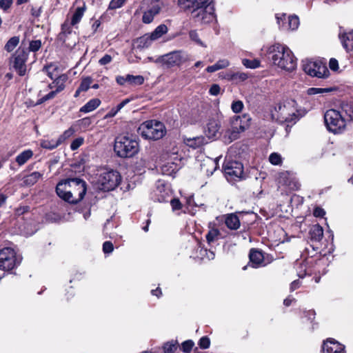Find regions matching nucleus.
I'll use <instances>...</instances> for the list:
<instances>
[{
  "mask_svg": "<svg viewBox=\"0 0 353 353\" xmlns=\"http://www.w3.org/2000/svg\"><path fill=\"white\" fill-rule=\"evenodd\" d=\"M55 191L58 196L64 201L77 204L84 198L87 192V183L79 178H68L58 182Z\"/></svg>",
  "mask_w": 353,
  "mask_h": 353,
  "instance_id": "obj_1",
  "label": "nucleus"
},
{
  "mask_svg": "<svg viewBox=\"0 0 353 353\" xmlns=\"http://www.w3.org/2000/svg\"><path fill=\"white\" fill-rule=\"evenodd\" d=\"M209 0H178L177 5L191 17L201 23H210L215 17L214 6L208 3Z\"/></svg>",
  "mask_w": 353,
  "mask_h": 353,
  "instance_id": "obj_2",
  "label": "nucleus"
},
{
  "mask_svg": "<svg viewBox=\"0 0 353 353\" xmlns=\"http://www.w3.org/2000/svg\"><path fill=\"white\" fill-rule=\"evenodd\" d=\"M267 52L271 56L273 63L282 70L292 72L297 66V59L285 45L276 43L270 46Z\"/></svg>",
  "mask_w": 353,
  "mask_h": 353,
  "instance_id": "obj_3",
  "label": "nucleus"
},
{
  "mask_svg": "<svg viewBox=\"0 0 353 353\" xmlns=\"http://www.w3.org/2000/svg\"><path fill=\"white\" fill-rule=\"evenodd\" d=\"M310 248H312V251L316 252L314 254L310 255V248H305V251L307 252L308 256L300 264L299 268L301 270L298 271V275L300 278H303L307 274H320L326 263L325 257L317 252L318 248H315L314 245H310Z\"/></svg>",
  "mask_w": 353,
  "mask_h": 353,
  "instance_id": "obj_4",
  "label": "nucleus"
},
{
  "mask_svg": "<svg viewBox=\"0 0 353 353\" xmlns=\"http://www.w3.org/2000/svg\"><path fill=\"white\" fill-rule=\"evenodd\" d=\"M139 142L128 134H119L114 141V151L121 158H130L138 153Z\"/></svg>",
  "mask_w": 353,
  "mask_h": 353,
  "instance_id": "obj_5",
  "label": "nucleus"
},
{
  "mask_svg": "<svg viewBox=\"0 0 353 353\" xmlns=\"http://www.w3.org/2000/svg\"><path fill=\"white\" fill-rule=\"evenodd\" d=\"M137 132L145 140L156 141L165 135L166 129L162 122L150 119L143 122L137 128Z\"/></svg>",
  "mask_w": 353,
  "mask_h": 353,
  "instance_id": "obj_6",
  "label": "nucleus"
},
{
  "mask_svg": "<svg viewBox=\"0 0 353 353\" xmlns=\"http://www.w3.org/2000/svg\"><path fill=\"white\" fill-rule=\"evenodd\" d=\"M324 122L327 130L334 134H343L347 126L346 119L335 109H329L325 112Z\"/></svg>",
  "mask_w": 353,
  "mask_h": 353,
  "instance_id": "obj_7",
  "label": "nucleus"
},
{
  "mask_svg": "<svg viewBox=\"0 0 353 353\" xmlns=\"http://www.w3.org/2000/svg\"><path fill=\"white\" fill-rule=\"evenodd\" d=\"M22 257L18 255L14 249L4 247L0 249V270L12 273L21 264Z\"/></svg>",
  "mask_w": 353,
  "mask_h": 353,
  "instance_id": "obj_8",
  "label": "nucleus"
},
{
  "mask_svg": "<svg viewBox=\"0 0 353 353\" xmlns=\"http://www.w3.org/2000/svg\"><path fill=\"white\" fill-rule=\"evenodd\" d=\"M301 67L303 70L311 77L318 78H326L330 75V71L326 62L322 60H312L306 59L302 60Z\"/></svg>",
  "mask_w": 353,
  "mask_h": 353,
  "instance_id": "obj_9",
  "label": "nucleus"
},
{
  "mask_svg": "<svg viewBox=\"0 0 353 353\" xmlns=\"http://www.w3.org/2000/svg\"><path fill=\"white\" fill-rule=\"evenodd\" d=\"M223 170L228 181H238L245 178L243 165L240 161L225 160Z\"/></svg>",
  "mask_w": 353,
  "mask_h": 353,
  "instance_id": "obj_10",
  "label": "nucleus"
},
{
  "mask_svg": "<svg viewBox=\"0 0 353 353\" xmlns=\"http://www.w3.org/2000/svg\"><path fill=\"white\" fill-rule=\"evenodd\" d=\"M183 54L184 52L183 50H174L158 57L154 62L156 63L161 64L162 66L167 69H170L175 66L179 67L186 61V59L184 57Z\"/></svg>",
  "mask_w": 353,
  "mask_h": 353,
  "instance_id": "obj_11",
  "label": "nucleus"
},
{
  "mask_svg": "<svg viewBox=\"0 0 353 353\" xmlns=\"http://www.w3.org/2000/svg\"><path fill=\"white\" fill-rule=\"evenodd\" d=\"M121 175L117 170H110L100 176L101 189L105 192L114 190L121 182Z\"/></svg>",
  "mask_w": 353,
  "mask_h": 353,
  "instance_id": "obj_12",
  "label": "nucleus"
},
{
  "mask_svg": "<svg viewBox=\"0 0 353 353\" xmlns=\"http://www.w3.org/2000/svg\"><path fill=\"white\" fill-rule=\"evenodd\" d=\"M28 59V52L26 48H19L12 55L10 62L12 64V68L20 77L26 74Z\"/></svg>",
  "mask_w": 353,
  "mask_h": 353,
  "instance_id": "obj_13",
  "label": "nucleus"
},
{
  "mask_svg": "<svg viewBox=\"0 0 353 353\" xmlns=\"http://www.w3.org/2000/svg\"><path fill=\"white\" fill-rule=\"evenodd\" d=\"M150 196L154 202L167 203L171 197V191L165 181L159 179L156 182L155 188L150 192Z\"/></svg>",
  "mask_w": 353,
  "mask_h": 353,
  "instance_id": "obj_14",
  "label": "nucleus"
},
{
  "mask_svg": "<svg viewBox=\"0 0 353 353\" xmlns=\"http://www.w3.org/2000/svg\"><path fill=\"white\" fill-rule=\"evenodd\" d=\"M163 6L161 0H151L148 10L143 13L142 22L145 24L152 23L154 17L161 12Z\"/></svg>",
  "mask_w": 353,
  "mask_h": 353,
  "instance_id": "obj_15",
  "label": "nucleus"
},
{
  "mask_svg": "<svg viewBox=\"0 0 353 353\" xmlns=\"http://www.w3.org/2000/svg\"><path fill=\"white\" fill-rule=\"evenodd\" d=\"M278 182L281 185L286 186L289 190L296 191L301 188V184L293 173L289 171L281 172L279 174Z\"/></svg>",
  "mask_w": 353,
  "mask_h": 353,
  "instance_id": "obj_16",
  "label": "nucleus"
},
{
  "mask_svg": "<svg viewBox=\"0 0 353 353\" xmlns=\"http://www.w3.org/2000/svg\"><path fill=\"white\" fill-rule=\"evenodd\" d=\"M322 351L323 353H346L345 345L333 338L323 341Z\"/></svg>",
  "mask_w": 353,
  "mask_h": 353,
  "instance_id": "obj_17",
  "label": "nucleus"
},
{
  "mask_svg": "<svg viewBox=\"0 0 353 353\" xmlns=\"http://www.w3.org/2000/svg\"><path fill=\"white\" fill-rule=\"evenodd\" d=\"M249 264L253 268L264 267L265 252L259 248H251L248 254Z\"/></svg>",
  "mask_w": 353,
  "mask_h": 353,
  "instance_id": "obj_18",
  "label": "nucleus"
},
{
  "mask_svg": "<svg viewBox=\"0 0 353 353\" xmlns=\"http://www.w3.org/2000/svg\"><path fill=\"white\" fill-rule=\"evenodd\" d=\"M225 225L232 230H236L241 225L239 217L236 213L228 214L225 216Z\"/></svg>",
  "mask_w": 353,
  "mask_h": 353,
  "instance_id": "obj_19",
  "label": "nucleus"
},
{
  "mask_svg": "<svg viewBox=\"0 0 353 353\" xmlns=\"http://www.w3.org/2000/svg\"><path fill=\"white\" fill-rule=\"evenodd\" d=\"M221 128L220 122L215 119H211L207 123V129L205 130L206 134L209 138H212L216 136Z\"/></svg>",
  "mask_w": 353,
  "mask_h": 353,
  "instance_id": "obj_20",
  "label": "nucleus"
},
{
  "mask_svg": "<svg viewBox=\"0 0 353 353\" xmlns=\"http://www.w3.org/2000/svg\"><path fill=\"white\" fill-rule=\"evenodd\" d=\"M154 39L150 34H145L141 37H138L134 41L136 48L140 50L148 48L150 47Z\"/></svg>",
  "mask_w": 353,
  "mask_h": 353,
  "instance_id": "obj_21",
  "label": "nucleus"
},
{
  "mask_svg": "<svg viewBox=\"0 0 353 353\" xmlns=\"http://www.w3.org/2000/svg\"><path fill=\"white\" fill-rule=\"evenodd\" d=\"M309 235L312 242L319 243L323 236V229L319 224L314 225L309 231Z\"/></svg>",
  "mask_w": 353,
  "mask_h": 353,
  "instance_id": "obj_22",
  "label": "nucleus"
},
{
  "mask_svg": "<svg viewBox=\"0 0 353 353\" xmlns=\"http://www.w3.org/2000/svg\"><path fill=\"white\" fill-rule=\"evenodd\" d=\"M101 103V101L98 98H94L88 101L80 109L79 112L82 113H88L96 110Z\"/></svg>",
  "mask_w": 353,
  "mask_h": 353,
  "instance_id": "obj_23",
  "label": "nucleus"
},
{
  "mask_svg": "<svg viewBox=\"0 0 353 353\" xmlns=\"http://www.w3.org/2000/svg\"><path fill=\"white\" fill-rule=\"evenodd\" d=\"M68 79V77L66 74H61L59 75L57 77L53 79V84H54L55 90L54 91L57 93H59L64 90L65 88V83Z\"/></svg>",
  "mask_w": 353,
  "mask_h": 353,
  "instance_id": "obj_24",
  "label": "nucleus"
},
{
  "mask_svg": "<svg viewBox=\"0 0 353 353\" xmlns=\"http://www.w3.org/2000/svg\"><path fill=\"white\" fill-rule=\"evenodd\" d=\"M343 48L347 51H353V31L340 36Z\"/></svg>",
  "mask_w": 353,
  "mask_h": 353,
  "instance_id": "obj_25",
  "label": "nucleus"
},
{
  "mask_svg": "<svg viewBox=\"0 0 353 353\" xmlns=\"http://www.w3.org/2000/svg\"><path fill=\"white\" fill-rule=\"evenodd\" d=\"M43 176L39 172H33L23 178V183L27 186L34 185Z\"/></svg>",
  "mask_w": 353,
  "mask_h": 353,
  "instance_id": "obj_26",
  "label": "nucleus"
},
{
  "mask_svg": "<svg viewBox=\"0 0 353 353\" xmlns=\"http://www.w3.org/2000/svg\"><path fill=\"white\" fill-rule=\"evenodd\" d=\"M85 9H86V7H85V3L83 4L82 6L81 7H77L73 14H72V17L71 18V25L72 26H75L76 24L79 23L83 14H84V12L85 11Z\"/></svg>",
  "mask_w": 353,
  "mask_h": 353,
  "instance_id": "obj_27",
  "label": "nucleus"
},
{
  "mask_svg": "<svg viewBox=\"0 0 353 353\" xmlns=\"http://www.w3.org/2000/svg\"><path fill=\"white\" fill-rule=\"evenodd\" d=\"M71 24H68L67 22H64L61 25V32L58 34V40L61 41L62 43L65 44L66 37L68 34L72 33Z\"/></svg>",
  "mask_w": 353,
  "mask_h": 353,
  "instance_id": "obj_28",
  "label": "nucleus"
},
{
  "mask_svg": "<svg viewBox=\"0 0 353 353\" xmlns=\"http://www.w3.org/2000/svg\"><path fill=\"white\" fill-rule=\"evenodd\" d=\"M33 156V152L32 150L28 149L23 151L16 157V162L19 165L25 164Z\"/></svg>",
  "mask_w": 353,
  "mask_h": 353,
  "instance_id": "obj_29",
  "label": "nucleus"
},
{
  "mask_svg": "<svg viewBox=\"0 0 353 353\" xmlns=\"http://www.w3.org/2000/svg\"><path fill=\"white\" fill-rule=\"evenodd\" d=\"M130 101V99H125L119 103L116 107L112 108L105 116L104 119H110L114 117L127 103Z\"/></svg>",
  "mask_w": 353,
  "mask_h": 353,
  "instance_id": "obj_30",
  "label": "nucleus"
},
{
  "mask_svg": "<svg viewBox=\"0 0 353 353\" xmlns=\"http://www.w3.org/2000/svg\"><path fill=\"white\" fill-rule=\"evenodd\" d=\"M61 145V142L59 141V139L57 140L51 139H44L41 140L40 142V146L46 150H52L55 148H57L58 146Z\"/></svg>",
  "mask_w": 353,
  "mask_h": 353,
  "instance_id": "obj_31",
  "label": "nucleus"
},
{
  "mask_svg": "<svg viewBox=\"0 0 353 353\" xmlns=\"http://www.w3.org/2000/svg\"><path fill=\"white\" fill-rule=\"evenodd\" d=\"M221 235L220 231L217 228H212L205 235L207 243L209 245L216 241Z\"/></svg>",
  "mask_w": 353,
  "mask_h": 353,
  "instance_id": "obj_32",
  "label": "nucleus"
},
{
  "mask_svg": "<svg viewBox=\"0 0 353 353\" xmlns=\"http://www.w3.org/2000/svg\"><path fill=\"white\" fill-rule=\"evenodd\" d=\"M168 28L166 25L161 24L158 26L150 34L154 41L159 39L163 34L168 32Z\"/></svg>",
  "mask_w": 353,
  "mask_h": 353,
  "instance_id": "obj_33",
  "label": "nucleus"
},
{
  "mask_svg": "<svg viewBox=\"0 0 353 353\" xmlns=\"http://www.w3.org/2000/svg\"><path fill=\"white\" fill-rule=\"evenodd\" d=\"M20 41L19 36L11 37L6 43L4 50L8 52H11L19 45Z\"/></svg>",
  "mask_w": 353,
  "mask_h": 353,
  "instance_id": "obj_34",
  "label": "nucleus"
},
{
  "mask_svg": "<svg viewBox=\"0 0 353 353\" xmlns=\"http://www.w3.org/2000/svg\"><path fill=\"white\" fill-rule=\"evenodd\" d=\"M336 89L334 88H310L307 90V94L308 95H315L318 94H324L331 92Z\"/></svg>",
  "mask_w": 353,
  "mask_h": 353,
  "instance_id": "obj_35",
  "label": "nucleus"
},
{
  "mask_svg": "<svg viewBox=\"0 0 353 353\" xmlns=\"http://www.w3.org/2000/svg\"><path fill=\"white\" fill-rule=\"evenodd\" d=\"M58 70V67L52 63L44 65L43 71L45 72L47 76L52 80L54 79V73Z\"/></svg>",
  "mask_w": 353,
  "mask_h": 353,
  "instance_id": "obj_36",
  "label": "nucleus"
},
{
  "mask_svg": "<svg viewBox=\"0 0 353 353\" xmlns=\"http://www.w3.org/2000/svg\"><path fill=\"white\" fill-rule=\"evenodd\" d=\"M243 65L247 68L255 69L260 66L261 62L259 59H243L242 60Z\"/></svg>",
  "mask_w": 353,
  "mask_h": 353,
  "instance_id": "obj_37",
  "label": "nucleus"
},
{
  "mask_svg": "<svg viewBox=\"0 0 353 353\" xmlns=\"http://www.w3.org/2000/svg\"><path fill=\"white\" fill-rule=\"evenodd\" d=\"M128 80H130V85H141L144 83V77L142 75H132L128 74Z\"/></svg>",
  "mask_w": 353,
  "mask_h": 353,
  "instance_id": "obj_38",
  "label": "nucleus"
},
{
  "mask_svg": "<svg viewBox=\"0 0 353 353\" xmlns=\"http://www.w3.org/2000/svg\"><path fill=\"white\" fill-rule=\"evenodd\" d=\"M92 83V78L91 77H85L81 79V81L79 88L83 92H86L90 88V85Z\"/></svg>",
  "mask_w": 353,
  "mask_h": 353,
  "instance_id": "obj_39",
  "label": "nucleus"
},
{
  "mask_svg": "<svg viewBox=\"0 0 353 353\" xmlns=\"http://www.w3.org/2000/svg\"><path fill=\"white\" fill-rule=\"evenodd\" d=\"M163 349L165 353H174L177 349V342L173 341L166 342L164 343Z\"/></svg>",
  "mask_w": 353,
  "mask_h": 353,
  "instance_id": "obj_40",
  "label": "nucleus"
},
{
  "mask_svg": "<svg viewBox=\"0 0 353 353\" xmlns=\"http://www.w3.org/2000/svg\"><path fill=\"white\" fill-rule=\"evenodd\" d=\"M289 29L294 30L299 26V19L296 15H290L288 17Z\"/></svg>",
  "mask_w": 353,
  "mask_h": 353,
  "instance_id": "obj_41",
  "label": "nucleus"
},
{
  "mask_svg": "<svg viewBox=\"0 0 353 353\" xmlns=\"http://www.w3.org/2000/svg\"><path fill=\"white\" fill-rule=\"evenodd\" d=\"M75 132L74 129L72 127L69 128L68 130H65L62 134L59 137V140L62 144L64 143L68 139L71 137Z\"/></svg>",
  "mask_w": 353,
  "mask_h": 353,
  "instance_id": "obj_42",
  "label": "nucleus"
},
{
  "mask_svg": "<svg viewBox=\"0 0 353 353\" xmlns=\"http://www.w3.org/2000/svg\"><path fill=\"white\" fill-rule=\"evenodd\" d=\"M42 46V43H41V40H32L29 43V47H28V52H37V51L39 50V49L41 48Z\"/></svg>",
  "mask_w": 353,
  "mask_h": 353,
  "instance_id": "obj_43",
  "label": "nucleus"
},
{
  "mask_svg": "<svg viewBox=\"0 0 353 353\" xmlns=\"http://www.w3.org/2000/svg\"><path fill=\"white\" fill-rule=\"evenodd\" d=\"M248 78V76L245 72H234V79L233 83L237 84L241 82L245 81Z\"/></svg>",
  "mask_w": 353,
  "mask_h": 353,
  "instance_id": "obj_44",
  "label": "nucleus"
},
{
  "mask_svg": "<svg viewBox=\"0 0 353 353\" xmlns=\"http://www.w3.org/2000/svg\"><path fill=\"white\" fill-rule=\"evenodd\" d=\"M189 37L192 41H194L199 46L205 47L203 41L200 39L199 34L197 33L196 30H190L189 32Z\"/></svg>",
  "mask_w": 353,
  "mask_h": 353,
  "instance_id": "obj_45",
  "label": "nucleus"
},
{
  "mask_svg": "<svg viewBox=\"0 0 353 353\" xmlns=\"http://www.w3.org/2000/svg\"><path fill=\"white\" fill-rule=\"evenodd\" d=\"M243 103L241 100L234 101L231 105L232 110L236 114L240 113L243 110Z\"/></svg>",
  "mask_w": 353,
  "mask_h": 353,
  "instance_id": "obj_46",
  "label": "nucleus"
},
{
  "mask_svg": "<svg viewBox=\"0 0 353 353\" xmlns=\"http://www.w3.org/2000/svg\"><path fill=\"white\" fill-rule=\"evenodd\" d=\"M194 345V343L193 342V341H192V340L185 341L181 343V350L184 353H190L192 351Z\"/></svg>",
  "mask_w": 353,
  "mask_h": 353,
  "instance_id": "obj_47",
  "label": "nucleus"
},
{
  "mask_svg": "<svg viewBox=\"0 0 353 353\" xmlns=\"http://www.w3.org/2000/svg\"><path fill=\"white\" fill-rule=\"evenodd\" d=\"M269 161L272 165H279L282 163V158L279 154L273 152L270 155Z\"/></svg>",
  "mask_w": 353,
  "mask_h": 353,
  "instance_id": "obj_48",
  "label": "nucleus"
},
{
  "mask_svg": "<svg viewBox=\"0 0 353 353\" xmlns=\"http://www.w3.org/2000/svg\"><path fill=\"white\" fill-rule=\"evenodd\" d=\"M190 143L188 144L190 147L193 148H198L204 144V138L203 137H196L189 141Z\"/></svg>",
  "mask_w": 353,
  "mask_h": 353,
  "instance_id": "obj_49",
  "label": "nucleus"
},
{
  "mask_svg": "<svg viewBox=\"0 0 353 353\" xmlns=\"http://www.w3.org/2000/svg\"><path fill=\"white\" fill-rule=\"evenodd\" d=\"M198 345L201 349H207L210 346V339L208 336H202L199 342Z\"/></svg>",
  "mask_w": 353,
  "mask_h": 353,
  "instance_id": "obj_50",
  "label": "nucleus"
},
{
  "mask_svg": "<svg viewBox=\"0 0 353 353\" xmlns=\"http://www.w3.org/2000/svg\"><path fill=\"white\" fill-rule=\"evenodd\" d=\"M126 1L127 0H111L108 6V9L116 10L117 8H121L125 4Z\"/></svg>",
  "mask_w": 353,
  "mask_h": 353,
  "instance_id": "obj_51",
  "label": "nucleus"
},
{
  "mask_svg": "<svg viewBox=\"0 0 353 353\" xmlns=\"http://www.w3.org/2000/svg\"><path fill=\"white\" fill-rule=\"evenodd\" d=\"M84 143V139L83 137H78L74 139L70 144V149L72 151L77 150L80 146H81Z\"/></svg>",
  "mask_w": 353,
  "mask_h": 353,
  "instance_id": "obj_52",
  "label": "nucleus"
},
{
  "mask_svg": "<svg viewBox=\"0 0 353 353\" xmlns=\"http://www.w3.org/2000/svg\"><path fill=\"white\" fill-rule=\"evenodd\" d=\"M170 203L173 211L179 210L182 209L183 205L178 198L172 199L170 201Z\"/></svg>",
  "mask_w": 353,
  "mask_h": 353,
  "instance_id": "obj_53",
  "label": "nucleus"
},
{
  "mask_svg": "<svg viewBox=\"0 0 353 353\" xmlns=\"http://www.w3.org/2000/svg\"><path fill=\"white\" fill-rule=\"evenodd\" d=\"M30 207L29 205H22L17 208L14 210V214L17 216H20L28 212H30Z\"/></svg>",
  "mask_w": 353,
  "mask_h": 353,
  "instance_id": "obj_54",
  "label": "nucleus"
},
{
  "mask_svg": "<svg viewBox=\"0 0 353 353\" xmlns=\"http://www.w3.org/2000/svg\"><path fill=\"white\" fill-rule=\"evenodd\" d=\"M114 250L113 243L110 241H106L103 244V251L105 254L111 253Z\"/></svg>",
  "mask_w": 353,
  "mask_h": 353,
  "instance_id": "obj_55",
  "label": "nucleus"
},
{
  "mask_svg": "<svg viewBox=\"0 0 353 353\" xmlns=\"http://www.w3.org/2000/svg\"><path fill=\"white\" fill-rule=\"evenodd\" d=\"M221 88L218 84H212L209 90V94L212 96H217L220 94Z\"/></svg>",
  "mask_w": 353,
  "mask_h": 353,
  "instance_id": "obj_56",
  "label": "nucleus"
},
{
  "mask_svg": "<svg viewBox=\"0 0 353 353\" xmlns=\"http://www.w3.org/2000/svg\"><path fill=\"white\" fill-rule=\"evenodd\" d=\"M219 77L223 79L232 81L234 79V72L232 71H226L225 72L219 73Z\"/></svg>",
  "mask_w": 353,
  "mask_h": 353,
  "instance_id": "obj_57",
  "label": "nucleus"
},
{
  "mask_svg": "<svg viewBox=\"0 0 353 353\" xmlns=\"http://www.w3.org/2000/svg\"><path fill=\"white\" fill-rule=\"evenodd\" d=\"M116 81L119 85H124L126 83L130 85V80H128V74L125 76H117Z\"/></svg>",
  "mask_w": 353,
  "mask_h": 353,
  "instance_id": "obj_58",
  "label": "nucleus"
},
{
  "mask_svg": "<svg viewBox=\"0 0 353 353\" xmlns=\"http://www.w3.org/2000/svg\"><path fill=\"white\" fill-rule=\"evenodd\" d=\"M112 57H111V55L106 54L99 60V63L101 65H105L106 64L110 63L112 61Z\"/></svg>",
  "mask_w": 353,
  "mask_h": 353,
  "instance_id": "obj_59",
  "label": "nucleus"
},
{
  "mask_svg": "<svg viewBox=\"0 0 353 353\" xmlns=\"http://www.w3.org/2000/svg\"><path fill=\"white\" fill-rule=\"evenodd\" d=\"M12 3V0H0V8L7 10L11 7Z\"/></svg>",
  "mask_w": 353,
  "mask_h": 353,
  "instance_id": "obj_60",
  "label": "nucleus"
},
{
  "mask_svg": "<svg viewBox=\"0 0 353 353\" xmlns=\"http://www.w3.org/2000/svg\"><path fill=\"white\" fill-rule=\"evenodd\" d=\"M329 67L332 71L339 70V62L335 58H331L329 61Z\"/></svg>",
  "mask_w": 353,
  "mask_h": 353,
  "instance_id": "obj_61",
  "label": "nucleus"
},
{
  "mask_svg": "<svg viewBox=\"0 0 353 353\" xmlns=\"http://www.w3.org/2000/svg\"><path fill=\"white\" fill-rule=\"evenodd\" d=\"M325 214V210L321 208V207H316L314 209V211H313V215L315 216V217H323V216Z\"/></svg>",
  "mask_w": 353,
  "mask_h": 353,
  "instance_id": "obj_62",
  "label": "nucleus"
},
{
  "mask_svg": "<svg viewBox=\"0 0 353 353\" xmlns=\"http://www.w3.org/2000/svg\"><path fill=\"white\" fill-rule=\"evenodd\" d=\"M210 163L212 164V170L207 169L206 172H210V174L212 175L219 168V161L217 159L210 160Z\"/></svg>",
  "mask_w": 353,
  "mask_h": 353,
  "instance_id": "obj_63",
  "label": "nucleus"
},
{
  "mask_svg": "<svg viewBox=\"0 0 353 353\" xmlns=\"http://www.w3.org/2000/svg\"><path fill=\"white\" fill-rule=\"evenodd\" d=\"M216 64L219 70L227 68L230 65V62L228 59H220Z\"/></svg>",
  "mask_w": 353,
  "mask_h": 353,
  "instance_id": "obj_64",
  "label": "nucleus"
}]
</instances>
